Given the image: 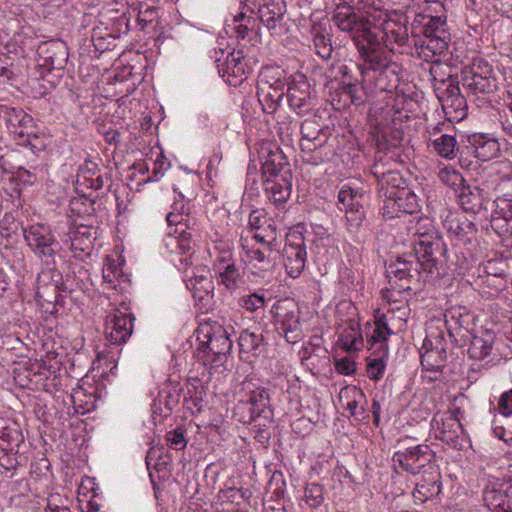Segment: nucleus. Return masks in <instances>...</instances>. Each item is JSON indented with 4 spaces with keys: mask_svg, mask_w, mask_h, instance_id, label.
Instances as JSON below:
<instances>
[{
    "mask_svg": "<svg viewBox=\"0 0 512 512\" xmlns=\"http://www.w3.org/2000/svg\"><path fill=\"white\" fill-rule=\"evenodd\" d=\"M5 121L11 133L17 136L19 140V132L30 131L36 124L33 118L20 108H10L5 111Z\"/></svg>",
    "mask_w": 512,
    "mask_h": 512,
    "instance_id": "473e14b6",
    "label": "nucleus"
},
{
    "mask_svg": "<svg viewBox=\"0 0 512 512\" xmlns=\"http://www.w3.org/2000/svg\"><path fill=\"white\" fill-rule=\"evenodd\" d=\"M238 304L241 308L248 312H256L263 309L266 304V298L264 292H255L247 295H243L238 299Z\"/></svg>",
    "mask_w": 512,
    "mask_h": 512,
    "instance_id": "6e6d98bb",
    "label": "nucleus"
},
{
    "mask_svg": "<svg viewBox=\"0 0 512 512\" xmlns=\"http://www.w3.org/2000/svg\"><path fill=\"white\" fill-rule=\"evenodd\" d=\"M413 240L415 258L421 261L422 270L433 277L440 275L441 270L448 262V248L442 235L432 225L417 228Z\"/></svg>",
    "mask_w": 512,
    "mask_h": 512,
    "instance_id": "f257e3e1",
    "label": "nucleus"
},
{
    "mask_svg": "<svg viewBox=\"0 0 512 512\" xmlns=\"http://www.w3.org/2000/svg\"><path fill=\"white\" fill-rule=\"evenodd\" d=\"M467 149L483 162L500 156L501 146L499 140L489 133H473L467 138Z\"/></svg>",
    "mask_w": 512,
    "mask_h": 512,
    "instance_id": "6ab92c4d",
    "label": "nucleus"
},
{
    "mask_svg": "<svg viewBox=\"0 0 512 512\" xmlns=\"http://www.w3.org/2000/svg\"><path fill=\"white\" fill-rule=\"evenodd\" d=\"M332 20L341 31L350 34L355 46L363 41L373 43L375 40L377 28L371 21L349 7L346 11H337Z\"/></svg>",
    "mask_w": 512,
    "mask_h": 512,
    "instance_id": "39448f33",
    "label": "nucleus"
},
{
    "mask_svg": "<svg viewBox=\"0 0 512 512\" xmlns=\"http://www.w3.org/2000/svg\"><path fill=\"white\" fill-rule=\"evenodd\" d=\"M388 349L381 351L380 355L375 358H370L367 363V373L372 380H379L383 377L386 363L384 357H387Z\"/></svg>",
    "mask_w": 512,
    "mask_h": 512,
    "instance_id": "680f3d73",
    "label": "nucleus"
},
{
    "mask_svg": "<svg viewBox=\"0 0 512 512\" xmlns=\"http://www.w3.org/2000/svg\"><path fill=\"white\" fill-rule=\"evenodd\" d=\"M233 417L242 424H250L259 418L244 398L240 399L233 408Z\"/></svg>",
    "mask_w": 512,
    "mask_h": 512,
    "instance_id": "bf43d9fd",
    "label": "nucleus"
},
{
    "mask_svg": "<svg viewBox=\"0 0 512 512\" xmlns=\"http://www.w3.org/2000/svg\"><path fill=\"white\" fill-rule=\"evenodd\" d=\"M27 245L39 258L46 259V263L54 262V256L60 248L49 226L34 224L23 229Z\"/></svg>",
    "mask_w": 512,
    "mask_h": 512,
    "instance_id": "423d86ee",
    "label": "nucleus"
},
{
    "mask_svg": "<svg viewBox=\"0 0 512 512\" xmlns=\"http://www.w3.org/2000/svg\"><path fill=\"white\" fill-rule=\"evenodd\" d=\"M216 275L220 278V282L228 290H234L238 287L240 279V271L236 266V262L214 269Z\"/></svg>",
    "mask_w": 512,
    "mask_h": 512,
    "instance_id": "09e8293b",
    "label": "nucleus"
},
{
    "mask_svg": "<svg viewBox=\"0 0 512 512\" xmlns=\"http://www.w3.org/2000/svg\"><path fill=\"white\" fill-rule=\"evenodd\" d=\"M260 21L269 29L275 30L286 13L284 0H262L258 8Z\"/></svg>",
    "mask_w": 512,
    "mask_h": 512,
    "instance_id": "c85d7f7f",
    "label": "nucleus"
},
{
    "mask_svg": "<svg viewBox=\"0 0 512 512\" xmlns=\"http://www.w3.org/2000/svg\"><path fill=\"white\" fill-rule=\"evenodd\" d=\"M450 40V33L425 36L421 44L422 54L426 59L428 57L440 56L448 49Z\"/></svg>",
    "mask_w": 512,
    "mask_h": 512,
    "instance_id": "ea45409f",
    "label": "nucleus"
},
{
    "mask_svg": "<svg viewBox=\"0 0 512 512\" xmlns=\"http://www.w3.org/2000/svg\"><path fill=\"white\" fill-rule=\"evenodd\" d=\"M9 177L10 182L14 185L12 193L20 194L23 186H32L37 181V166L29 165V169L22 165L13 166Z\"/></svg>",
    "mask_w": 512,
    "mask_h": 512,
    "instance_id": "e433bc0d",
    "label": "nucleus"
},
{
    "mask_svg": "<svg viewBox=\"0 0 512 512\" xmlns=\"http://www.w3.org/2000/svg\"><path fill=\"white\" fill-rule=\"evenodd\" d=\"M257 95L263 112L272 114L277 110L285 95V82L279 78L273 82L261 79L258 82Z\"/></svg>",
    "mask_w": 512,
    "mask_h": 512,
    "instance_id": "aec40b11",
    "label": "nucleus"
},
{
    "mask_svg": "<svg viewBox=\"0 0 512 512\" xmlns=\"http://www.w3.org/2000/svg\"><path fill=\"white\" fill-rule=\"evenodd\" d=\"M447 225L449 232L457 237H465L476 232L474 223L467 218H452Z\"/></svg>",
    "mask_w": 512,
    "mask_h": 512,
    "instance_id": "13d9d810",
    "label": "nucleus"
},
{
    "mask_svg": "<svg viewBox=\"0 0 512 512\" xmlns=\"http://www.w3.org/2000/svg\"><path fill=\"white\" fill-rule=\"evenodd\" d=\"M270 312L277 332L288 343L295 344L303 339L300 309L292 298H283L276 301Z\"/></svg>",
    "mask_w": 512,
    "mask_h": 512,
    "instance_id": "7ed1b4c3",
    "label": "nucleus"
},
{
    "mask_svg": "<svg viewBox=\"0 0 512 512\" xmlns=\"http://www.w3.org/2000/svg\"><path fill=\"white\" fill-rule=\"evenodd\" d=\"M345 212L349 230L356 231L362 225V222L365 218L364 207L361 205L359 207L353 208V210L350 209Z\"/></svg>",
    "mask_w": 512,
    "mask_h": 512,
    "instance_id": "338daca9",
    "label": "nucleus"
},
{
    "mask_svg": "<svg viewBox=\"0 0 512 512\" xmlns=\"http://www.w3.org/2000/svg\"><path fill=\"white\" fill-rule=\"evenodd\" d=\"M135 317L132 313L114 309L106 317L105 336L109 344L121 345L125 343L133 333Z\"/></svg>",
    "mask_w": 512,
    "mask_h": 512,
    "instance_id": "4468645a",
    "label": "nucleus"
},
{
    "mask_svg": "<svg viewBox=\"0 0 512 512\" xmlns=\"http://www.w3.org/2000/svg\"><path fill=\"white\" fill-rule=\"evenodd\" d=\"M371 173L375 176L378 183V193L380 197H391L396 190H401L408 186V181L397 170L395 172H385V164L379 159L371 167Z\"/></svg>",
    "mask_w": 512,
    "mask_h": 512,
    "instance_id": "a211bd4d",
    "label": "nucleus"
},
{
    "mask_svg": "<svg viewBox=\"0 0 512 512\" xmlns=\"http://www.w3.org/2000/svg\"><path fill=\"white\" fill-rule=\"evenodd\" d=\"M137 9V22L141 29L156 32L160 24V7L156 5V1L139 2Z\"/></svg>",
    "mask_w": 512,
    "mask_h": 512,
    "instance_id": "2f4dec72",
    "label": "nucleus"
},
{
    "mask_svg": "<svg viewBox=\"0 0 512 512\" xmlns=\"http://www.w3.org/2000/svg\"><path fill=\"white\" fill-rule=\"evenodd\" d=\"M92 42L95 49L99 52L112 50L115 47V40L117 36L112 32L102 33L101 28L97 27L92 32Z\"/></svg>",
    "mask_w": 512,
    "mask_h": 512,
    "instance_id": "4d7b16f0",
    "label": "nucleus"
},
{
    "mask_svg": "<svg viewBox=\"0 0 512 512\" xmlns=\"http://www.w3.org/2000/svg\"><path fill=\"white\" fill-rule=\"evenodd\" d=\"M446 85L444 91L438 94L442 109L448 119L459 122L467 116V103L461 95L460 87L457 82L449 79L444 82Z\"/></svg>",
    "mask_w": 512,
    "mask_h": 512,
    "instance_id": "dca6fc26",
    "label": "nucleus"
},
{
    "mask_svg": "<svg viewBox=\"0 0 512 512\" xmlns=\"http://www.w3.org/2000/svg\"><path fill=\"white\" fill-rule=\"evenodd\" d=\"M212 330L203 335V339L200 340V350L206 355L207 361L218 363L222 362L223 358L231 351L232 341L227 330L222 326L218 325Z\"/></svg>",
    "mask_w": 512,
    "mask_h": 512,
    "instance_id": "ddd939ff",
    "label": "nucleus"
},
{
    "mask_svg": "<svg viewBox=\"0 0 512 512\" xmlns=\"http://www.w3.org/2000/svg\"><path fill=\"white\" fill-rule=\"evenodd\" d=\"M244 399L251 408H253L255 414L258 415L259 418H263L268 422L272 420L273 410L271 409V397L268 388L254 385L250 388L248 385L246 387Z\"/></svg>",
    "mask_w": 512,
    "mask_h": 512,
    "instance_id": "bb28decb",
    "label": "nucleus"
},
{
    "mask_svg": "<svg viewBox=\"0 0 512 512\" xmlns=\"http://www.w3.org/2000/svg\"><path fill=\"white\" fill-rule=\"evenodd\" d=\"M184 281L197 305L200 308L206 307L212 298L211 292L213 290L209 269L206 266H197L191 270L186 269Z\"/></svg>",
    "mask_w": 512,
    "mask_h": 512,
    "instance_id": "9b49d317",
    "label": "nucleus"
},
{
    "mask_svg": "<svg viewBox=\"0 0 512 512\" xmlns=\"http://www.w3.org/2000/svg\"><path fill=\"white\" fill-rule=\"evenodd\" d=\"M304 501L311 508L319 507L324 501L323 487L317 483L307 485L304 491Z\"/></svg>",
    "mask_w": 512,
    "mask_h": 512,
    "instance_id": "e2e57ef3",
    "label": "nucleus"
},
{
    "mask_svg": "<svg viewBox=\"0 0 512 512\" xmlns=\"http://www.w3.org/2000/svg\"><path fill=\"white\" fill-rule=\"evenodd\" d=\"M459 413V408L437 413L431 422L435 438L457 449L462 447L460 435L463 432L462 424L458 419Z\"/></svg>",
    "mask_w": 512,
    "mask_h": 512,
    "instance_id": "6e6552de",
    "label": "nucleus"
},
{
    "mask_svg": "<svg viewBox=\"0 0 512 512\" xmlns=\"http://www.w3.org/2000/svg\"><path fill=\"white\" fill-rule=\"evenodd\" d=\"M382 198H383V206L381 207V213L384 218L393 219V218L400 217L402 214H405L402 211V208H400V204L397 202V200H395L393 198L392 195H391V197H382Z\"/></svg>",
    "mask_w": 512,
    "mask_h": 512,
    "instance_id": "0e129e2a",
    "label": "nucleus"
},
{
    "mask_svg": "<svg viewBox=\"0 0 512 512\" xmlns=\"http://www.w3.org/2000/svg\"><path fill=\"white\" fill-rule=\"evenodd\" d=\"M178 234L179 236L175 238L177 239V248L180 250V253L193 255L195 244L192 239V233L181 229V232H178Z\"/></svg>",
    "mask_w": 512,
    "mask_h": 512,
    "instance_id": "69168bd1",
    "label": "nucleus"
},
{
    "mask_svg": "<svg viewBox=\"0 0 512 512\" xmlns=\"http://www.w3.org/2000/svg\"><path fill=\"white\" fill-rule=\"evenodd\" d=\"M493 203L495 209L491 215V228L500 237L512 236V200L498 197Z\"/></svg>",
    "mask_w": 512,
    "mask_h": 512,
    "instance_id": "4be33fe9",
    "label": "nucleus"
},
{
    "mask_svg": "<svg viewBox=\"0 0 512 512\" xmlns=\"http://www.w3.org/2000/svg\"><path fill=\"white\" fill-rule=\"evenodd\" d=\"M287 100L290 108L302 115L312 108V96L310 84L301 76L300 80H294L287 90Z\"/></svg>",
    "mask_w": 512,
    "mask_h": 512,
    "instance_id": "393cba45",
    "label": "nucleus"
},
{
    "mask_svg": "<svg viewBox=\"0 0 512 512\" xmlns=\"http://www.w3.org/2000/svg\"><path fill=\"white\" fill-rule=\"evenodd\" d=\"M50 142V138L45 133L40 132L36 125L30 131H26L25 134H23V131L19 132V144L29 147L33 154L44 151Z\"/></svg>",
    "mask_w": 512,
    "mask_h": 512,
    "instance_id": "58836bf2",
    "label": "nucleus"
},
{
    "mask_svg": "<svg viewBox=\"0 0 512 512\" xmlns=\"http://www.w3.org/2000/svg\"><path fill=\"white\" fill-rule=\"evenodd\" d=\"M332 27L328 19L314 21L311 19L310 35L312 37L315 52L322 59L332 57L333 47L331 39Z\"/></svg>",
    "mask_w": 512,
    "mask_h": 512,
    "instance_id": "b1692460",
    "label": "nucleus"
},
{
    "mask_svg": "<svg viewBox=\"0 0 512 512\" xmlns=\"http://www.w3.org/2000/svg\"><path fill=\"white\" fill-rule=\"evenodd\" d=\"M356 47L363 59V63L357 65L362 82L371 79V72L375 73L394 63L381 47L377 32H375V40H373V43L363 41Z\"/></svg>",
    "mask_w": 512,
    "mask_h": 512,
    "instance_id": "0eeeda50",
    "label": "nucleus"
},
{
    "mask_svg": "<svg viewBox=\"0 0 512 512\" xmlns=\"http://www.w3.org/2000/svg\"><path fill=\"white\" fill-rule=\"evenodd\" d=\"M429 141L434 152L445 159H454L459 151L456 136L442 133L440 125H436L430 132Z\"/></svg>",
    "mask_w": 512,
    "mask_h": 512,
    "instance_id": "cd10ccee",
    "label": "nucleus"
},
{
    "mask_svg": "<svg viewBox=\"0 0 512 512\" xmlns=\"http://www.w3.org/2000/svg\"><path fill=\"white\" fill-rule=\"evenodd\" d=\"M438 177L443 184L454 189L456 194L461 187L467 184L462 174L452 166H445L440 169Z\"/></svg>",
    "mask_w": 512,
    "mask_h": 512,
    "instance_id": "3c124183",
    "label": "nucleus"
},
{
    "mask_svg": "<svg viewBox=\"0 0 512 512\" xmlns=\"http://www.w3.org/2000/svg\"><path fill=\"white\" fill-rule=\"evenodd\" d=\"M213 258V270L219 267L235 263L233 248L228 241H215L213 248L209 251Z\"/></svg>",
    "mask_w": 512,
    "mask_h": 512,
    "instance_id": "c03bdc74",
    "label": "nucleus"
},
{
    "mask_svg": "<svg viewBox=\"0 0 512 512\" xmlns=\"http://www.w3.org/2000/svg\"><path fill=\"white\" fill-rule=\"evenodd\" d=\"M300 132V149L304 153H312L328 140L325 128L315 118L305 119L301 123Z\"/></svg>",
    "mask_w": 512,
    "mask_h": 512,
    "instance_id": "412c9836",
    "label": "nucleus"
},
{
    "mask_svg": "<svg viewBox=\"0 0 512 512\" xmlns=\"http://www.w3.org/2000/svg\"><path fill=\"white\" fill-rule=\"evenodd\" d=\"M364 83L361 81V85H359L357 80L355 82L343 80L342 94L349 100L351 105L358 107L365 104L367 94Z\"/></svg>",
    "mask_w": 512,
    "mask_h": 512,
    "instance_id": "49530a36",
    "label": "nucleus"
},
{
    "mask_svg": "<svg viewBox=\"0 0 512 512\" xmlns=\"http://www.w3.org/2000/svg\"><path fill=\"white\" fill-rule=\"evenodd\" d=\"M39 65L49 71L63 70L68 62L69 50L60 39L40 43L37 49Z\"/></svg>",
    "mask_w": 512,
    "mask_h": 512,
    "instance_id": "2eb2a0df",
    "label": "nucleus"
},
{
    "mask_svg": "<svg viewBox=\"0 0 512 512\" xmlns=\"http://www.w3.org/2000/svg\"><path fill=\"white\" fill-rule=\"evenodd\" d=\"M62 274L54 268L43 269L37 277V301L41 305L62 303Z\"/></svg>",
    "mask_w": 512,
    "mask_h": 512,
    "instance_id": "f8f14e48",
    "label": "nucleus"
},
{
    "mask_svg": "<svg viewBox=\"0 0 512 512\" xmlns=\"http://www.w3.org/2000/svg\"><path fill=\"white\" fill-rule=\"evenodd\" d=\"M166 442L170 448L175 450H182L187 444L184 431L180 428L169 431L166 434Z\"/></svg>",
    "mask_w": 512,
    "mask_h": 512,
    "instance_id": "774afa93",
    "label": "nucleus"
},
{
    "mask_svg": "<svg viewBox=\"0 0 512 512\" xmlns=\"http://www.w3.org/2000/svg\"><path fill=\"white\" fill-rule=\"evenodd\" d=\"M282 255L287 274L292 278H298L307 261L305 237L301 233L289 234Z\"/></svg>",
    "mask_w": 512,
    "mask_h": 512,
    "instance_id": "9d476101",
    "label": "nucleus"
},
{
    "mask_svg": "<svg viewBox=\"0 0 512 512\" xmlns=\"http://www.w3.org/2000/svg\"><path fill=\"white\" fill-rule=\"evenodd\" d=\"M462 85L473 94H491L497 91L498 82L488 63L473 64L462 72Z\"/></svg>",
    "mask_w": 512,
    "mask_h": 512,
    "instance_id": "1a4fd4ad",
    "label": "nucleus"
},
{
    "mask_svg": "<svg viewBox=\"0 0 512 512\" xmlns=\"http://www.w3.org/2000/svg\"><path fill=\"white\" fill-rule=\"evenodd\" d=\"M386 273L392 290L399 293L420 290L430 277L422 270L421 261L413 254L398 257L388 265Z\"/></svg>",
    "mask_w": 512,
    "mask_h": 512,
    "instance_id": "f03ea898",
    "label": "nucleus"
},
{
    "mask_svg": "<svg viewBox=\"0 0 512 512\" xmlns=\"http://www.w3.org/2000/svg\"><path fill=\"white\" fill-rule=\"evenodd\" d=\"M392 461L395 467L409 474L418 475L436 463V456L428 445L418 444L396 451Z\"/></svg>",
    "mask_w": 512,
    "mask_h": 512,
    "instance_id": "20e7f679",
    "label": "nucleus"
},
{
    "mask_svg": "<svg viewBox=\"0 0 512 512\" xmlns=\"http://www.w3.org/2000/svg\"><path fill=\"white\" fill-rule=\"evenodd\" d=\"M399 66L395 62L374 73L371 78L375 81V88L380 92H392L398 87L400 82Z\"/></svg>",
    "mask_w": 512,
    "mask_h": 512,
    "instance_id": "f704fd0d",
    "label": "nucleus"
},
{
    "mask_svg": "<svg viewBox=\"0 0 512 512\" xmlns=\"http://www.w3.org/2000/svg\"><path fill=\"white\" fill-rule=\"evenodd\" d=\"M382 40L391 52H400L398 48L404 47L408 42V29L405 25L388 20L382 24Z\"/></svg>",
    "mask_w": 512,
    "mask_h": 512,
    "instance_id": "c756f323",
    "label": "nucleus"
},
{
    "mask_svg": "<svg viewBox=\"0 0 512 512\" xmlns=\"http://www.w3.org/2000/svg\"><path fill=\"white\" fill-rule=\"evenodd\" d=\"M253 238L261 244H267L272 246H279L278 242V230L273 219L269 222L260 226V228L254 231Z\"/></svg>",
    "mask_w": 512,
    "mask_h": 512,
    "instance_id": "8fccbe9b",
    "label": "nucleus"
},
{
    "mask_svg": "<svg viewBox=\"0 0 512 512\" xmlns=\"http://www.w3.org/2000/svg\"><path fill=\"white\" fill-rule=\"evenodd\" d=\"M362 198V193L358 190H354L351 187L344 185L339 193H338V203L340 205L341 210H353V208L359 207L362 204L360 200Z\"/></svg>",
    "mask_w": 512,
    "mask_h": 512,
    "instance_id": "864d4df0",
    "label": "nucleus"
},
{
    "mask_svg": "<svg viewBox=\"0 0 512 512\" xmlns=\"http://www.w3.org/2000/svg\"><path fill=\"white\" fill-rule=\"evenodd\" d=\"M421 474V479L416 484L413 496L416 500L425 502L441 493V474L436 463L429 466V468Z\"/></svg>",
    "mask_w": 512,
    "mask_h": 512,
    "instance_id": "5701e85b",
    "label": "nucleus"
},
{
    "mask_svg": "<svg viewBox=\"0 0 512 512\" xmlns=\"http://www.w3.org/2000/svg\"><path fill=\"white\" fill-rule=\"evenodd\" d=\"M263 184L269 199L277 205L285 203L290 197L292 187L291 178L282 177L264 180Z\"/></svg>",
    "mask_w": 512,
    "mask_h": 512,
    "instance_id": "c9c22d12",
    "label": "nucleus"
},
{
    "mask_svg": "<svg viewBox=\"0 0 512 512\" xmlns=\"http://www.w3.org/2000/svg\"><path fill=\"white\" fill-rule=\"evenodd\" d=\"M243 58L241 51L229 53L226 61L222 65H217L219 73H222V76L228 74L236 78H241L245 74Z\"/></svg>",
    "mask_w": 512,
    "mask_h": 512,
    "instance_id": "a18cd8bd",
    "label": "nucleus"
},
{
    "mask_svg": "<svg viewBox=\"0 0 512 512\" xmlns=\"http://www.w3.org/2000/svg\"><path fill=\"white\" fill-rule=\"evenodd\" d=\"M483 500L489 510L493 512H512L509 506L508 487L487 488L484 491Z\"/></svg>",
    "mask_w": 512,
    "mask_h": 512,
    "instance_id": "4c0bfd02",
    "label": "nucleus"
},
{
    "mask_svg": "<svg viewBox=\"0 0 512 512\" xmlns=\"http://www.w3.org/2000/svg\"><path fill=\"white\" fill-rule=\"evenodd\" d=\"M415 23L421 25L424 36L449 33L446 16L417 14Z\"/></svg>",
    "mask_w": 512,
    "mask_h": 512,
    "instance_id": "a19ab883",
    "label": "nucleus"
},
{
    "mask_svg": "<svg viewBox=\"0 0 512 512\" xmlns=\"http://www.w3.org/2000/svg\"><path fill=\"white\" fill-rule=\"evenodd\" d=\"M298 123L291 117H285L284 120L277 122V134L282 142L292 143L297 134Z\"/></svg>",
    "mask_w": 512,
    "mask_h": 512,
    "instance_id": "052dcab7",
    "label": "nucleus"
},
{
    "mask_svg": "<svg viewBox=\"0 0 512 512\" xmlns=\"http://www.w3.org/2000/svg\"><path fill=\"white\" fill-rule=\"evenodd\" d=\"M494 336L485 332L482 335H473L468 347V354L471 358L482 360L490 355Z\"/></svg>",
    "mask_w": 512,
    "mask_h": 512,
    "instance_id": "79ce46f5",
    "label": "nucleus"
},
{
    "mask_svg": "<svg viewBox=\"0 0 512 512\" xmlns=\"http://www.w3.org/2000/svg\"><path fill=\"white\" fill-rule=\"evenodd\" d=\"M259 158L264 180L292 177L287 157L280 148L275 147L274 150H270L267 147H262L259 152Z\"/></svg>",
    "mask_w": 512,
    "mask_h": 512,
    "instance_id": "f3484780",
    "label": "nucleus"
},
{
    "mask_svg": "<svg viewBox=\"0 0 512 512\" xmlns=\"http://www.w3.org/2000/svg\"><path fill=\"white\" fill-rule=\"evenodd\" d=\"M460 207L467 213L477 214L487 211L490 200L486 197L484 189L478 186L465 184L457 193Z\"/></svg>",
    "mask_w": 512,
    "mask_h": 512,
    "instance_id": "a878e982",
    "label": "nucleus"
},
{
    "mask_svg": "<svg viewBox=\"0 0 512 512\" xmlns=\"http://www.w3.org/2000/svg\"><path fill=\"white\" fill-rule=\"evenodd\" d=\"M240 357L243 360L250 361L251 356H258L264 348V338L262 333L243 330L238 338Z\"/></svg>",
    "mask_w": 512,
    "mask_h": 512,
    "instance_id": "7c9ffc66",
    "label": "nucleus"
},
{
    "mask_svg": "<svg viewBox=\"0 0 512 512\" xmlns=\"http://www.w3.org/2000/svg\"><path fill=\"white\" fill-rule=\"evenodd\" d=\"M276 249V246L262 244V247L260 248H251L247 250L246 255L250 263H253L254 267L266 271L273 266L271 256L273 251Z\"/></svg>",
    "mask_w": 512,
    "mask_h": 512,
    "instance_id": "37998d69",
    "label": "nucleus"
},
{
    "mask_svg": "<svg viewBox=\"0 0 512 512\" xmlns=\"http://www.w3.org/2000/svg\"><path fill=\"white\" fill-rule=\"evenodd\" d=\"M392 196L400 204V208H402L405 214H413L418 211L419 204L417 196L409 186L401 190H396V193L392 194Z\"/></svg>",
    "mask_w": 512,
    "mask_h": 512,
    "instance_id": "de8ad7c7",
    "label": "nucleus"
},
{
    "mask_svg": "<svg viewBox=\"0 0 512 512\" xmlns=\"http://www.w3.org/2000/svg\"><path fill=\"white\" fill-rule=\"evenodd\" d=\"M391 334L392 331L389 328L388 323L374 325L372 332L367 334V341L371 344V348L375 345H379L378 349L383 351L384 349H388L386 341Z\"/></svg>",
    "mask_w": 512,
    "mask_h": 512,
    "instance_id": "5fc2aeb1",
    "label": "nucleus"
},
{
    "mask_svg": "<svg viewBox=\"0 0 512 512\" xmlns=\"http://www.w3.org/2000/svg\"><path fill=\"white\" fill-rule=\"evenodd\" d=\"M445 324L449 331V334L452 335L453 330H458L462 328H466L469 323L470 315L468 313L463 314L461 308H451L447 310L444 314Z\"/></svg>",
    "mask_w": 512,
    "mask_h": 512,
    "instance_id": "603ef678",
    "label": "nucleus"
},
{
    "mask_svg": "<svg viewBox=\"0 0 512 512\" xmlns=\"http://www.w3.org/2000/svg\"><path fill=\"white\" fill-rule=\"evenodd\" d=\"M480 294L486 298H496L501 292L508 288V275L504 276H482L479 275L475 281Z\"/></svg>",
    "mask_w": 512,
    "mask_h": 512,
    "instance_id": "72a5a7b5",
    "label": "nucleus"
}]
</instances>
